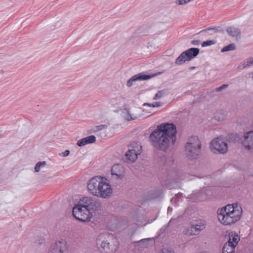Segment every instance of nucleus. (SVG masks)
I'll list each match as a JSON object with an SVG mask.
<instances>
[{"instance_id":"obj_1","label":"nucleus","mask_w":253,"mask_h":253,"mask_svg":"<svg viewBox=\"0 0 253 253\" xmlns=\"http://www.w3.org/2000/svg\"><path fill=\"white\" fill-rule=\"evenodd\" d=\"M176 126L172 124H164L157 126L150 134V139L157 148L166 151L169 146L170 139L173 143L176 140Z\"/></svg>"},{"instance_id":"obj_2","label":"nucleus","mask_w":253,"mask_h":253,"mask_svg":"<svg viewBox=\"0 0 253 253\" xmlns=\"http://www.w3.org/2000/svg\"><path fill=\"white\" fill-rule=\"evenodd\" d=\"M87 187L91 194L99 198L106 199L113 193V189L108 180L100 176H94L90 179Z\"/></svg>"},{"instance_id":"obj_3","label":"nucleus","mask_w":253,"mask_h":253,"mask_svg":"<svg viewBox=\"0 0 253 253\" xmlns=\"http://www.w3.org/2000/svg\"><path fill=\"white\" fill-rule=\"evenodd\" d=\"M242 214V207L237 203L228 204L218 209L217 218L224 225H230L239 221Z\"/></svg>"},{"instance_id":"obj_4","label":"nucleus","mask_w":253,"mask_h":253,"mask_svg":"<svg viewBox=\"0 0 253 253\" xmlns=\"http://www.w3.org/2000/svg\"><path fill=\"white\" fill-rule=\"evenodd\" d=\"M101 204L94 201L89 197H83L80 199V221H87L90 219L92 213L100 210Z\"/></svg>"},{"instance_id":"obj_5","label":"nucleus","mask_w":253,"mask_h":253,"mask_svg":"<svg viewBox=\"0 0 253 253\" xmlns=\"http://www.w3.org/2000/svg\"><path fill=\"white\" fill-rule=\"evenodd\" d=\"M201 143L197 136L190 137L185 146L186 155L191 158H195L200 152Z\"/></svg>"},{"instance_id":"obj_6","label":"nucleus","mask_w":253,"mask_h":253,"mask_svg":"<svg viewBox=\"0 0 253 253\" xmlns=\"http://www.w3.org/2000/svg\"><path fill=\"white\" fill-rule=\"evenodd\" d=\"M68 250L66 241L63 239L56 240L50 245L46 253H67Z\"/></svg>"},{"instance_id":"obj_7","label":"nucleus","mask_w":253,"mask_h":253,"mask_svg":"<svg viewBox=\"0 0 253 253\" xmlns=\"http://www.w3.org/2000/svg\"><path fill=\"white\" fill-rule=\"evenodd\" d=\"M142 152V146L139 142H133L128 146V150L126 154L127 162H134L137 156Z\"/></svg>"},{"instance_id":"obj_8","label":"nucleus","mask_w":253,"mask_h":253,"mask_svg":"<svg viewBox=\"0 0 253 253\" xmlns=\"http://www.w3.org/2000/svg\"><path fill=\"white\" fill-rule=\"evenodd\" d=\"M199 53V49L197 48H191L182 52L176 58L175 64L181 65L187 61H190L196 57Z\"/></svg>"},{"instance_id":"obj_9","label":"nucleus","mask_w":253,"mask_h":253,"mask_svg":"<svg viewBox=\"0 0 253 253\" xmlns=\"http://www.w3.org/2000/svg\"><path fill=\"white\" fill-rule=\"evenodd\" d=\"M211 149L214 153H219L224 154L227 151V144L222 139L216 138L211 143Z\"/></svg>"},{"instance_id":"obj_10","label":"nucleus","mask_w":253,"mask_h":253,"mask_svg":"<svg viewBox=\"0 0 253 253\" xmlns=\"http://www.w3.org/2000/svg\"><path fill=\"white\" fill-rule=\"evenodd\" d=\"M205 226L206 223L204 221H197L187 230L186 234L191 235L198 234L200 231L205 229Z\"/></svg>"},{"instance_id":"obj_11","label":"nucleus","mask_w":253,"mask_h":253,"mask_svg":"<svg viewBox=\"0 0 253 253\" xmlns=\"http://www.w3.org/2000/svg\"><path fill=\"white\" fill-rule=\"evenodd\" d=\"M125 169L123 166L120 164L114 165L111 169V173L117 178L122 179L125 176Z\"/></svg>"},{"instance_id":"obj_12","label":"nucleus","mask_w":253,"mask_h":253,"mask_svg":"<svg viewBox=\"0 0 253 253\" xmlns=\"http://www.w3.org/2000/svg\"><path fill=\"white\" fill-rule=\"evenodd\" d=\"M243 145L248 150H253V131L247 132L244 135Z\"/></svg>"},{"instance_id":"obj_13","label":"nucleus","mask_w":253,"mask_h":253,"mask_svg":"<svg viewBox=\"0 0 253 253\" xmlns=\"http://www.w3.org/2000/svg\"><path fill=\"white\" fill-rule=\"evenodd\" d=\"M139 110L137 109L128 111L124 114V118L127 121L134 120L140 117Z\"/></svg>"},{"instance_id":"obj_14","label":"nucleus","mask_w":253,"mask_h":253,"mask_svg":"<svg viewBox=\"0 0 253 253\" xmlns=\"http://www.w3.org/2000/svg\"><path fill=\"white\" fill-rule=\"evenodd\" d=\"M150 78V76L149 75H143L141 74L136 75L130 78L127 82V86L129 87L133 84V83L137 80H145Z\"/></svg>"},{"instance_id":"obj_15","label":"nucleus","mask_w":253,"mask_h":253,"mask_svg":"<svg viewBox=\"0 0 253 253\" xmlns=\"http://www.w3.org/2000/svg\"><path fill=\"white\" fill-rule=\"evenodd\" d=\"M240 240V237L235 232H231L229 234L228 243L237 246Z\"/></svg>"},{"instance_id":"obj_16","label":"nucleus","mask_w":253,"mask_h":253,"mask_svg":"<svg viewBox=\"0 0 253 253\" xmlns=\"http://www.w3.org/2000/svg\"><path fill=\"white\" fill-rule=\"evenodd\" d=\"M106 235L102 234L100 235L99 237V238L97 239V244L98 245L100 244V242H101V244L100 245L101 247L103 250L107 253H110L108 250L109 249V243L105 242L104 240H103L105 238V236Z\"/></svg>"},{"instance_id":"obj_17","label":"nucleus","mask_w":253,"mask_h":253,"mask_svg":"<svg viewBox=\"0 0 253 253\" xmlns=\"http://www.w3.org/2000/svg\"><path fill=\"white\" fill-rule=\"evenodd\" d=\"M95 141L96 137L94 135L88 136L80 139V146L94 143Z\"/></svg>"},{"instance_id":"obj_18","label":"nucleus","mask_w":253,"mask_h":253,"mask_svg":"<svg viewBox=\"0 0 253 253\" xmlns=\"http://www.w3.org/2000/svg\"><path fill=\"white\" fill-rule=\"evenodd\" d=\"M226 31L230 36L234 37H237L240 34L239 30L233 27H228Z\"/></svg>"},{"instance_id":"obj_19","label":"nucleus","mask_w":253,"mask_h":253,"mask_svg":"<svg viewBox=\"0 0 253 253\" xmlns=\"http://www.w3.org/2000/svg\"><path fill=\"white\" fill-rule=\"evenodd\" d=\"M236 246L234 245L229 244L228 243L225 244L223 248L222 253H234L235 251V249Z\"/></svg>"},{"instance_id":"obj_20","label":"nucleus","mask_w":253,"mask_h":253,"mask_svg":"<svg viewBox=\"0 0 253 253\" xmlns=\"http://www.w3.org/2000/svg\"><path fill=\"white\" fill-rule=\"evenodd\" d=\"M72 215L77 220H79V202L75 204L72 209Z\"/></svg>"},{"instance_id":"obj_21","label":"nucleus","mask_w":253,"mask_h":253,"mask_svg":"<svg viewBox=\"0 0 253 253\" xmlns=\"http://www.w3.org/2000/svg\"><path fill=\"white\" fill-rule=\"evenodd\" d=\"M46 165V162H39L37 163L35 167V171L36 172H39L41 169L44 168Z\"/></svg>"},{"instance_id":"obj_22","label":"nucleus","mask_w":253,"mask_h":253,"mask_svg":"<svg viewBox=\"0 0 253 253\" xmlns=\"http://www.w3.org/2000/svg\"><path fill=\"white\" fill-rule=\"evenodd\" d=\"M235 49V45L233 43L230 44L226 46H224L221 50V52H225L230 50H233Z\"/></svg>"},{"instance_id":"obj_23","label":"nucleus","mask_w":253,"mask_h":253,"mask_svg":"<svg viewBox=\"0 0 253 253\" xmlns=\"http://www.w3.org/2000/svg\"><path fill=\"white\" fill-rule=\"evenodd\" d=\"M253 65V58H251L247 60L246 61H245V65L244 66H240L239 67L241 69L244 68L246 67H249L251 65Z\"/></svg>"},{"instance_id":"obj_24","label":"nucleus","mask_w":253,"mask_h":253,"mask_svg":"<svg viewBox=\"0 0 253 253\" xmlns=\"http://www.w3.org/2000/svg\"><path fill=\"white\" fill-rule=\"evenodd\" d=\"M215 43V41H214L213 40H208V41L204 42L202 43V46L205 47V46H210V45L214 44Z\"/></svg>"},{"instance_id":"obj_25","label":"nucleus","mask_w":253,"mask_h":253,"mask_svg":"<svg viewBox=\"0 0 253 253\" xmlns=\"http://www.w3.org/2000/svg\"><path fill=\"white\" fill-rule=\"evenodd\" d=\"M35 243L40 245L44 244L45 243V239L42 237H38V239H36Z\"/></svg>"},{"instance_id":"obj_26","label":"nucleus","mask_w":253,"mask_h":253,"mask_svg":"<svg viewBox=\"0 0 253 253\" xmlns=\"http://www.w3.org/2000/svg\"><path fill=\"white\" fill-rule=\"evenodd\" d=\"M70 152L69 150H66L64 152L60 153L59 156L61 157H66L70 154Z\"/></svg>"},{"instance_id":"obj_27","label":"nucleus","mask_w":253,"mask_h":253,"mask_svg":"<svg viewBox=\"0 0 253 253\" xmlns=\"http://www.w3.org/2000/svg\"><path fill=\"white\" fill-rule=\"evenodd\" d=\"M160 105H161V104L159 102H155V103H153V104H149V103H145V104H144V106H148L149 107H159Z\"/></svg>"},{"instance_id":"obj_28","label":"nucleus","mask_w":253,"mask_h":253,"mask_svg":"<svg viewBox=\"0 0 253 253\" xmlns=\"http://www.w3.org/2000/svg\"><path fill=\"white\" fill-rule=\"evenodd\" d=\"M163 94H164L163 91H159L156 93L154 99L155 100L158 99L160 98L163 95Z\"/></svg>"},{"instance_id":"obj_29","label":"nucleus","mask_w":253,"mask_h":253,"mask_svg":"<svg viewBox=\"0 0 253 253\" xmlns=\"http://www.w3.org/2000/svg\"><path fill=\"white\" fill-rule=\"evenodd\" d=\"M220 113H217L216 114V115H215V118L216 119V120L219 121H222V120H223L224 119V117H225V115H223L222 114H221V117H219L218 116H217L218 115H219Z\"/></svg>"},{"instance_id":"obj_30","label":"nucleus","mask_w":253,"mask_h":253,"mask_svg":"<svg viewBox=\"0 0 253 253\" xmlns=\"http://www.w3.org/2000/svg\"><path fill=\"white\" fill-rule=\"evenodd\" d=\"M227 86H228L227 84H223L222 85H221L219 87L216 88L215 89V91H221L223 88H224L226 87Z\"/></svg>"},{"instance_id":"obj_31","label":"nucleus","mask_w":253,"mask_h":253,"mask_svg":"<svg viewBox=\"0 0 253 253\" xmlns=\"http://www.w3.org/2000/svg\"><path fill=\"white\" fill-rule=\"evenodd\" d=\"M232 138L234 139L235 141H236L238 140L239 136L237 135V134H231V137H230V138Z\"/></svg>"},{"instance_id":"obj_32","label":"nucleus","mask_w":253,"mask_h":253,"mask_svg":"<svg viewBox=\"0 0 253 253\" xmlns=\"http://www.w3.org/2000/svg\"><path fill=\"white\" fill-rule=\"evenodd\" d=\"M105 127H106V125H100V126H97V128L98 130H101V129H102L103 128H105Z\"/></svg>"},{"instance_id":"obj_33","label":"nucleus","mask_w":253,"mask_h":253,"mask_svg":"<svg viewBox=\"0 0 253 253\" xmlns=\"http://www.w3.org/2000/svg\"><path fill=\"white\" fill-rule=\"evenodd\" d=\"M197 42H198L197 41H193V42H192V43H193V44H197Z\"/></svg>"},{"instance_id":"obj_34","label":"nucleus","mask_w":253,"mask_h":253,"mask_svg":"<svg viewBox=\"0 0 253 253\" xmlns=\"http://www.w3.org/2000/svg\"><path fill=\"white\" fill-rule=\"evenodd\" d=\"M2 137V135L1 134V132L0 131V138Z\"/></svg>"},{"instance_id":"obj_35","label":"nucleus","mask_w":253,"mask_h":253,"mask_svg":"<svg viewBox=\"0 0 253 253\" xmlns=\"http://www.w3.org/2000/svg\"><path fill=\"white\" fill-rule=\"evenodd\" d=\"M77 145L79 146V140L77 141Z\"/></svg>"},{"instance_id":"obj_36","label":"nucleus","mask_w":253,"mask_h":253,"mask_svg":"<svg viewBox=\"0 0 253 253\" xmlns=\"http://www.w3.org/2000/svg\"><path fill=\"white\" fill-rule=\"evenodd\" d=\"M146 240V239L141 240V242H142V241H145Z\"/></svg>"},{"instance_id":"obj_37","label":"nucleus","mask_w":253,"mask_h":253,"mask_svg":"<svg viewBox=\"0 0 253 253\" xmlns=\"http://www.w3.org/2000/svg\"><path fill=\"white\" fill-rule=\"evenodd\" d=\"M169 253H172L169 252Z\"/></svg>"}]
</instances>
